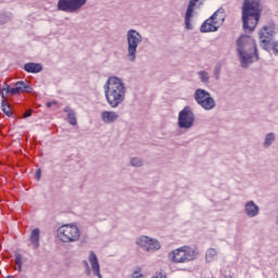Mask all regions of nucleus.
<instances>
[{
	"label": "nucleus",
	"instance_id": "1",
	"mask_svg": "<svg viewBox=\"0 0 278 278\" xmlns=\"http://www.w3.org/2000/svg\"><path fill=\"white\" fill-rule=\"evenodd\" d=\"M262 12H264V5L262 0H243L241 7V21L244 31H255V27L260 25L262 18Z\"/></svg>",
	"mask_w": 278,
	"mask_h": 278
},
{
	"label": "nucleus",
	"instance_id": "2",
	"mask_svg": "<svg viewBox=\"0 0 278 278\" xmlns=\"http://www.w3.org/2000/svg\"><path fill=\"white\" fill-rule=\"evenodd\" d=\"M237 53L242 68H249L253 62L260 61L257 43L251 37L243 35L237 39Z\"/></svg>",
	"mask_w": 278,
	"mask_h": 278
},
{
	"label": "nucleus",
	"instance_id": "3",
	"mask_svg": "<svg viewBox=\"0 0 278 278\" xmlns=\"http://www.w3.org/2000/svg\"><path fill=\"white\" fill-rule=\"evenodd\" d=\"M127 89L125 83L116 76H111L104 85L105 99L111 108H118L125 101Z\"/></svg>",
	"mask_w": 278,
	"mask_h": 278
},
{
	"label": "nucleus",
	"instance_id": "4",
	"mask_svg": "<svg viewBox=\"0 0 278 278\" xmlns=\"http://www.w3.org/2000/svg\"><path fill=\"white\" fill-rule=\"evenodd\" d=\"M56 236L64 243L77 242L81 237V231L75 224H65L58 228Z\"/></svg>",
	"mask_w": 278,
	"mask_h": 278
},
{
	"label": "nucleus",
	"instance_id": "5",
	"mask_svg": "<svg viewBox=\"0 0 278 278\" xmlns=\"http://www.w3.org/2000/svg\"><path fill=\"white\" fill-rule=\"evenodd\" d=\"M258 36L262 49L270 51V42H273V38L277 36V24H275V21L267 22V24L261 28Z\"/></svg>",
	"mask_w": 278,
	"mask_h": 278
},
{
	"label": "nucleus",
	"instance_id": "6",
	"mask_svg": "<svg viewBox=\"0 0 278 278\" xmlns=\"http://www.w3.org/2000/svg\"><path fill=\"white\" fill-rule=\"evenodd\" d=\"M127 58L129 62H136V53H138V47L142 45V35L136 29H130L127 31Z\"/></svg>",
	"mask_w": 278,
	"mask_h": 278
},
{
	"label": "nucleus",
	"instance_id": "7",
	"mask_svg": "<svg viewBox=\"0 0 278 278\" xmlns=\"http://www.w3.org/2000/svg\"><path fill=\"white\" fill-rule=\"evenodd\" d=\"M194 121H197V116L190 105L185 106L178 114L179 129H192L194 127Z\"/></svg>",
	"mask_w": 278,
	"mask_h": 278
},
{
	"label": "nucleus",
	"instance_id": "8",
	"mask_svg": "<svg viewBox=\"0 0 278 278\" xmlns=\"http://www.w3.org/2000/svg\"><path fill=\"white\" fill-rule=\"evenodd\" d=\"M199 257V250L184 245L178 248L175 253V263L185 264L186 262H192Z\"/></svg>",
	"mask_w": 278,
	"mask_h": 278
},
{
	"label": "nucleus",
	"instance_id": "9",
	"mask_svg": "<svg viewBox=\"0 0 278 278\" xmlns=\"http://www.w3.org/2000/svg\"><path fill=\"white\" fill-rule=\"evenodd\" d=\"M85 3H88V0H59L58 10L73 14L79 12Z\"/></svg>",
	"mask_w": 278,
	"mask_h": 278
},
{
	"label": "nucleus",
	"instance_id": "10",
	"mask_svg": "<svg viewBox=\"0 0 278 278\" xmlns=\"http://www.w3.org/2000/svg\"><path fill=\"white\" fill-rule=\"evenodd\" d=\"M137 244L143 251H147L148 253H155V251H160L162 249V244L157 239H153L151 237L141 236L137 239Z\"/></svg>",
	"mask_w": 278,
	"mask_h": 278
},
{
	"label": "nucleus",
	"instance_id": "11",
	"mask_svg": "<svg viewBox=\"0 0 278 278\" xmlns=\"http://www.w3.org/2000/svg\"><path fill=\"white\" fill-rule=\"evenodd\" d=\"M21 92H31V86L25 84V81L15 83L13 88H11L10 85H5L2 88L1 97L5 99V94L14 97V94H21Z\"/></svg>",
	"mask_w": 278,
	"mask_h": 278
},
{
	"label": "nucleus",
	"instance_id": "12",
	"mask_svg": "<svg viewBox=\"0 0 278 278\" xmlns=\"http://www.w3.org/2000/svg\"><path fill=\"white\" fill-rule=\"evenodd\" d=\"M197 3H199V0L189 1L187 12L185 15V25L187 29H192V23L190 22V20L192 18V12H194V5H197Z\"/></svg>",
	"mask_w": 278,
	"mask_h": 278
},
{
	"label": "nucleus",
	"instance_id": "13",
	"mask_svg": "<svg viewBox=\"0 0 278 278\" xmlns=\"http://www.w3.org/2000/svg\"><path fill=\"white\" fill-rule=\"evenodd\" d=\"M89 263L91 265L93 275L96 277L103 278V276H101V266L99 265V258L97 257V254H94V252H90Z\"/></svg>",
	"mask_w": 278,
	"mask_h": 278
},
{
	"label": "nucleus",
	"instance_id": "14",
	"mask_svg": "<svg viewBox=\"0 0 278 278\" xmlns=\"http://www.w3.org/2000/svg\"><path fill=\"white\" fill-rule=\"evenodd\" d=\"M118 118V113L114 111H103L101 113V121L104 122L105 125H112V123H116Z\"/></svg>",
	"mask_w": 278,
	"mask_h": 278
},
{
	"label": "nucleus",
	"instance_id": "15",
	"mask_svg": "<svg viewBox=\"0 0 278 278\" xmlns=\"http://www.w3.org/2000/svg\"><path fill=\"white\" fill-rule=\"evenodd\" d=\"M244 212L249 218H255L260 214V206L254 201H249L244 205Z\"/></svg>",
	"mask_w": 278,
	"mask_h": 278
},
{
	"label": "nucleus",
	"instance_id": "16",
	"mask_svg": "<svg viewBox=\"0 0 278 278\" xmlns=\"http://www.w3.org/2000/svg\"><path fill=\"white\" fill-rule=\"evenodd\" d=\"M210 96H212V93H210L207 90L199 88L194 91L193 99L199 105L200 103L205 101V99H207V97Z\"/></svg>",
	"mask_w": 278,
	"mask_h": 278
},
{
	"label": "nucleus",
	"instance_id": "17",
	"mask_svg": "<svg viewBox=\"0 0 278 278\" xmlns=\"http://www.w3.org/2000/svg\"><path fill=\"white\" fill-rule=\"evenodd\" d=\"M201 34H207L210 31H218V26L207 18L200 27Z\"/></svg>",
	"mask_w": 278,
	"mask_h": 278
},
{
	"label": "nucleus",
	"instance_id": "18",
	"mask_svg": "<svg viewBox=\"0 0 278 278\" xmlns=\"http://www.w3.org/2000/svg\"><path fill=\"white\" fill-rule=\"evenodd\" d=\"M198 105L202 108V110H205L206 112H210L216 108V101L212 98V96L205 98L200 102Z\"/></svg>",
	"mask_w": 278,
	"mask_h": 278
},
{
	"label": "nucleus",
	"instance_id": "19",
	"mask_svg": "<svg viewBox=\"0 0 278 278\" xmlns=\"http://www.w3.org/2000/svg\"><path fill=\"white\" fill-rule=\"evenodd\" d=\"M29 242L33 244V249H38L40 247V229L35 228L31 230Z\"/></svg>",
	"mask_w": 278,
	"mask_h": 278
},
{
	"label": "nucleus",
	"instance_id": "20",
	"mask_svg": "<svg viewBox=\"0 0 278 278\" xmlns=\"http://www.w3.org/2000/svg\"><path fill=\"white\" fill-rule=\"evenodd\" d=\"M275 140H277V135L275 132H267L263 142L264 149H270L275 144Z\"/></svg>",
	"mask_w": 278,
	"mask_h": 278
},
{
	"label": "nucleus",
	"instance_id": "21",
	"mask_svg": "<svg viewBox=\"0 0 278 278\" xmlns=\"http://www.w3.org/2000/svg\"><path fill=\"white\" fill-rule=\"evenodd\" d=\"M208 21L218 26L219 21H225V10L218 9L215 13H213Z\"/></svg>",
	"mask_w": 278,
	"mask_h": 278
},
{
	"label": "nucleus",
	"instance_id": "22",
	"mask_svg": "<svg viewBox=\"0 0 278 278\" xmlns=\"http://www.w3.org/2000/svg\"><path fill=\"white\" fill-rule=\"evenodd\" d=\"M26 73H40L42 71V64L40 63H26L24 65Z\"/></svg>",
	"mask_w": 278,
	"mask_h": 278
},
{
	"label": "nucleus",
	"instance_id": "23",
	"mask_svg": "<svg viewBox=\"0 0 278 278\" xmlns=\"http://www.w3.org/2000/svg\"><path fill=\"white\" fill-rule=\"evenodd\" d=\"M64 112H66V114H67V121H68L70 125H73V126L77 125V117L75 116V111L72 110L71 108L66 106L64 109Z\"/></svg>",
	"mask_w": 278,
	"mask_h": 278
},
{
	"label": "nucleus",
	"instance_id": "24",
	"mask_svg": "<svg viewBox=\"0 0 278 278\" xmlns=\"http://www.w3.org/2000/svg\"><path fill=\"white\" fill-rule=\"evenodd\" d=\"M198 76L200 78V81L207 86L210 84V73L206 71H200L198 72Z\"/></svg>",
	"mask_w": 278,
	"mask_h": 278
},
{
	"label": "nucleus",
	"instance_id": "25",
	"mask_svg": "<svg viewBox=\"0 0 278 278\" xmlns=\"http://www.w3.org/2000/svg\"><path fill=\"white\" fill-rule=\"evenodd\" d=\"M218 255V252L214 248H210L205 254V262H214V257Z\"/></svg>",
	"mask_w": 278,
	"mask_h": 278
},
{
	"label": "nucleus",
	"instance_id": "26",
	"mask_svg": "<svg viewBox=\"0 0 278 278\" xmlns=\"http://www.w3.org/2000/svg\"><path fill=\"white\" fill-rule=\"evenodd\" d=\"M15 264H16V270L17 273H22L23 271V255H21L20 253L15 254Z\"/></svg>",
	"mask_w": 278,
	"mask_h": 278
},
{
	"label": "nucleus",
	"instance_id": "27",
	"mask_svg": "<svg viewBox=\"0 0 278 278\" xmlns=\"http://www.w3.org/2000/svg\"><path fill=\"white\" fill-rule=\"evenodd\" d=\"M2 112H4L7 116H12V109L10 108V104H8V101L5 100H2Z\"/></svg>",
	"mask_w": 278,
	"mask_h": 278
},
{
	"label": "nucleus",
	"instance_id": "28",
	"mask_svg": "<svg viewBox=\"0 0 278 278\" xmlns=\"http://www.w3.org/2000/svg\"><path fill=\"white\" fill-rule=\"evenodd\" d=\"M223 70V65L220 63H217L214 67V78L218 81L220 79V71Z\"/></svg>",
	"mask_w": 278,
	"mask_h": 278
},
{
	"label": "nucleus",
	"instance_id": "29",
	"mask_svg": "<svg viewBox=\"0 0 278 278\" xmlns=\"http://www.w3.org/2000/svg\"><path fill=\"white\" fill-rule=\"evenodd\" d=\"M267 51H273L274 55H278V41H270L269 50Z\"/></svg>",
	"mask_w": 278,
	"mask_h": 278
},
{
	"label": "nucleus",
	"instance_id": "30",
	"mask_svg": "<svg viewBox=\"0 0 278 278\" xmlns=\"http://www.w3.org/2000/svg\"><path fill=\"white\" fill-rule=\"evenodd\" d=\"M131 166H142V160L138 157L130 159Z\"/></svg>",
	"mask_w": 278,
	"mask_h": 278
},
{
	"label": "nucleus",
	"instance_id": "31",
	"mask_svg": "<svg viewBox=\"0 0 278 278\" xmlns=\"http://www.w3.org/2000/svg\"><path fill=\"white\" fill-rule=\"evenodd\" d=\"M83 264L86 268V275H88V277H90V275H92V271H90V265L88 264V261H84Z\"/></svg>",
	"mask_w": 278,
	"mask_h": 278
},
{
	"label": "nucleus",
	"instance_id": "32",
	"mask_svg": "<svg viewBox=\"0 0 278 278\" xmlns=\"http://www.w3.org/2000/svg\"><path fill=\"white\" fill-rule=\"evenodd\" d=\"M131 278H142V274L135 271L131 276Z\"/></svg>",
	"mask_w": 278,
	"mask_h": 278
},
{
	"label": "nucleus",
	"instance_id": "33",
	"mask_svg": "<svg viewBox=\"0 0 278 278\" xmlns=\"http://www.w3.org/2000/svg\"><path fill=\"white\" fill-rule=\"evenodd\" d=\"M168 257H169V260H170L172 262H175V251H172V252L169 253Z\"/></svg>",
	"mask_w": 278,
	"mask_h": 278
},
{
	"label": "nucleus",
	"instance_id": "34",
	"mask_svg": "<svg viewBox=\"0 0 278 278\" xmlns=\"http://www.w3.org/2000/svg\"><path fill=\"white\" fill-rule=\"evenodd\" d=\"M31 116V111H26L23 115V118H29Z\"/></svg>",
	"mask_w": 278,
	"mask_h": 278
},
{
	"label": "nucleus",
	"instance_id": "35",
	"mask_svg": "<svg viewBox=\"0 0 278 278\" xmlns=\"http://www.w3.org/2000/svg\"><path fill=\"white\" fill-rule=\"evenodd\" d=\"M40 175H41V172H40V169H38L37 172H36V174H35V177H36V179L39 181V179H40Z\"/></svg>",
	"mask_w": 278,
	"mask_h": 278
},
{
	"label": "nucleus",
	"instance_id": "36",
	"mask_svg": "<svg viewBox=\"0 0 278 278\" xmlns=\"http://www.w3.org/2000/svg\"><path fill=\"white\" fill-rule=\"evenodd\" d=\"M55 102H47V108H51Z\"/></svg>",
	"mask_w": 278,
	"mask_h": 278
}]
</instances>
